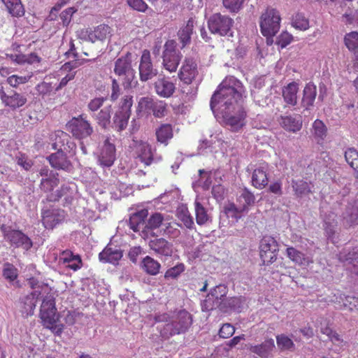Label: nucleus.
I'll return each instance as SVG.
<instances>
[{
  "instance_id": "f257e3e1",
  "label": "nucleus",
  "mask_w": 358,
  "mask_h": 358,
  "mask_svg": "<svg viewBox=\"0 0 358 358\" xmlns=\"http://www.w3.org/2000/svg\"><path fill=\"white\" fill-rule=\"evenodd\" d=\"M244 92L242 83L229 76L219 85L210 99L213 113L220 114L224 124L232 131H240L245 124L247 113L242 106Z\"/></svg>"
},
{
  "instance_id": "f03ea898",
  "label": "nucleus",
  "mask_w": 358,
  "mask_h": 358,
  "mask_svg": "<svg viewBox=\"0 0 358 358\" xmlns=\"http://www.w3.org/2000/svg\"><path fill=\"white\" fill-rule=\"evenodd\" d=\"M192 323V315L182 310L173 315L165 324L158 328L162 338L168 339L174 335L185 333Z\"/></svg>"
},
{
  "instance_id": "7ed1b4c3",
  "label": "nucleus",
  "mask_w": 358,
  "mask_h": 358,
  "mask_svg": "<svg viewBox=\"0 0 358 358\" xmlns=\"http://www.w3.org/2000/svg\"><path fill=\"white\" fill-rule=\"evenodd\" d=\"M40 317L43 326L50 329L53 334L59 336L62 333L64 325L57 324L59 320V315L52 296L48 295L43 299L40 309Z\"/></svg>"
},
{
  "instance_id": "20e7f679",
  "label": "nucleus",
  "mask_w": 358,
  "mask_h": 358,
  "mask_svg": "<svg viewBox=\"0 0 358 358\" xmlns=\"http://www.w3.org/2000/svg\"><path fill=\"white\" fill-rule=\"evenodd\" d=\"M131 62V54L127 52L115 62L114 72L119 76L124 88L131 87L135 78L136 72L132 68Z\"/></svg>"
},
{
  "instance_id": "39448f33",
  "label": "nucleus",
  "mask_w": 358,
  "mask_h": 358,
  "mask_svg": "<svg viewBox=\"0 0 358 358\" xmlns=\"http://www.w3.org/2000/svg\"><path fill=\"white\" fill-rule=\"evenodd\" d=\"M234 21L232 18L221 13L212 15L208 20V27L213 34L220 36L233 37L232 27Z\"/></svg>"
},
{
  "instance_id": "423d86ee",
  "label": "nucleus",
  "mask_w": 358,
  "mask_h": 358,
  "mask_svg": "<svg viewBox=\"0 0 358 358\" xmlns=\"http://www.w3.org/2000/svg\"><path fill=\"white\" fill-rule=\"evenodd\" d=\"M259 23L263 36L267 38L275 36L280 27L279 12L273 8H267L266 11L262 14ZM268 40L267 38L268 42Z\"/></svg>"
},
{
  "instance_id": "0eeeda50",
  "label": "nucleus",
  "mask_w": 358,
  "mask_h": 358,
  "mask_svg": "<svg viewBox=\"0 0 358 358\" xmlns=\"http://www.w3.org/2000/svg\"><path fill=\"white\" fill-rule=\"evenodd\" d=\"M132 103L133 100L131 96L126 95L121 99L119 108L114 114L113 124L111 125L117 131H122L127 128L131 115Z\"/></svg>"
},
{
  "instance_id": "6e6552de",
  "label": "nucleus",
  "mask_w": 358,
  "mask_h": 358,
  "mask_svg": "<svg viewBox=\"0 0 358 358\" xmlns=\"http://www.w3.org/2000/svg\"><path fill=\"white\" fill-rule=\"evenodd\" d=\"M66 130L77 139H83L90 136L94 131L90 122L85 114L72 117L66 125Z\"/></svg>"
},
{
  "instance_id": "1a4fd4ad",
  "label": "nucleus",
  "mask_w": 358,
  "mask_h": 358,
  "mask_svg": "<svg viewBox=\"0 0 358 358\" xmlns=\"http://www.w3.org/2000/svg\"><path fill=\"white\" fill-rule=\"evenodd\" d=\"M176 46L177 43L174 40H168L164 45L163 65L170 72L176 71L182 58V55Z\"/></svg>"
},
{
  "instance_id": "9d476101",
  "label": "nucleus",
  "mask_w": 358,
  "mask_h": 358,
  "mask_svg": "<svg viewBox=\"0 0 358 358\" xmlns=\"http://www.w3.org/2000/svg\"><path fill=\"white\" fill-rule=\"evenodd\" d=\"M79 39L95 43L103 41L112 36V29L106 24H100L92 29H83L77 32Z\"/></svg>"
},
{
  "instance_id": "9b49d317",
  "label": "nucleus",
  "mask_w": 358,
  "mask_h": 358,
  "mask_svg": "<svg viewBox=\"0 0 358 358\" xmlns=\"http://www.w3.org/2000/svg\"><path fill=\"white\" fill-rule=\"evenodd\" d=\"M0 98L5 106L12 110H16L23 106L27 101L25 94L18 93L13 90L7 92L3 90H0Z\"/></svg>"
},
{
  "instance_id": "f8f14e48",
  "label": "nucleus",
  "mask_w": 358,
  "mask_h": 358,
  "mask_svg": "<svg viewBox=\"0 0 358 358\" xmlns=\"http://www.w3.org/2000/svg\"><path fill=\"white\" fill-rule=\"evenodd\" d=\"M138 69L140 80L142 82L151 80L157 75L158 71L152 65L149 51H143L141 57Z\"/></svg>"
},
{
  "instance_id": "ddd939ff",
  "label": "nucleus",
  "mask_w": 358,
  "mask_h": 358,
  "mask_svg": "<svg viewBox=\"0 0 358 358\" xmlns=\"http://www.w3.org/2000/svg\"><path fill=\"white\" fill-rule=\"evenodd\" d=\"M116 159V149L115 145L110 141V138H107L101 149L98 155V162L103 167H110Z\"/></svg>"
},
{
  "instance_id": "4468645a",
  "label": "nucleus",
  "mask_w": 358,
  "mask_h": 358,
  "mask_svg": "<svg viewBox=\"0 0 358 358\" xmlns=\"http://www.w3.org/2000/svg\"><path fill=\"white\" fill-rule=\"evenodd\" d=\"M341 223L345 229L358 224V200L349 202L341 215Z\"/></svg>"
},
{
  "instance_id": "2eb2a0df",
  "label": "nucleus",
  "mask_w": 358,
  "mask_h": 358,
  "mask_svg": "<svg viewBox=\"0 0 358 358\" xmlns=\"http://www.w3.org/2000/svg\"><path fill=\"white\" fill-rule=\"evenodd\" d=\"M248 350L261 358H271L275 350V345L273 338H267L257 345H250Z\"/></svg>"
},
{
  "instance_id": "dca6fc26",
  "label": "nucleus",
  "mask_w": 358,
  "mask_h": 358,
  "mask_svg": "<svg viewBox=\"0 0 358 358\" xmlns=\"http://www.w3.org/2000/svg\"><path fill=\"white\" fill-rule=\"evenodd\" d=\"M7 240L16 248L22 247L26 250L32 247L31 240L24 233L19 230H9L4 231Z\"/></svg>"
},
{
  "instance_id": "f3484780",
  "label": "nucleus",
  "mask_w": 358,
  "mask_h": 358,
  "mask_svg": "<svg viewBox=\"0 0 358 358\" xmlns=\"http://www.w3.org/2000/svg\"><path fill=\"white\" fill-rule=\"evenodd\" d=\"M164 221V216L159 213H152L148 219L145 225L141 230V236L145 240L150 237H155L156 234L153 230L159 228Z\"/></svg>"
},
{
  "instance_id": "a211bd4d",
  "label": "nucleus",
  "mask_w": 358,
  "mask_h": 358,
  "mask_svg": "<svg viewBox=\"0 0 358 358\" xmlns=\"http://www.w3.org/2000/svg\"><path fill=\"white\" fill-rule=\"evenodd\" d=\"M135 152L137 158L146 166L161 159V157L154 156L151 146L146 142L140 141L137 143Z\"/></svg>"
},
{
  "instance_id": "6ab92c4d",
  "label": "nucleus",
  "mask_w": 358,
  "mask_h": 358,
  "mask_svg": "<svg viewBox=\"0 0 358 358\" xmlns=\"http://www.w3.org/2000/svg\"><path fill=\"white\" fill-rule=\"evenodd\" d=\"M198 74L197 64L193 59H185L178 73L179 78L186 85L192 83Z\"/></svg>"
},
{
  "instance_id": "aec40b11",
  "label": "nucleus",
  "mask_w": 358,
  "mask_h": 358,
  "mask_svg": "<svg viewBox=\"0 0 358 358\" xmlns=\"http://www.w3.org/2000/svg\"><path fill=\"white\" fill-rule=\"evenodd\" d=\"M148 245L157 255L171 257L173 254V244L164 238H149Z\"/></svg>"
},
{
  "instance_id": "412c9836",
  "label": "nucleus",
  "mask_w": 358,
  "mask_h": 358,
  "mask_svg": "<svg viewBox=\"0 0 358 358\" xmlns=\"http://www.w3.org/2000/svg\"><path fill=\"white\" fill-rule=\"evenodd\" d=\"M75 185H63L61 188L55 193H51L47 196V200L51 202L57 201L60 198L64 196L65 203L71 204L73 200V194L75 192Z\"/></svg>"
},
{
  "instance_id": "4be33fe9",
  "label": "nucleus",
  "mask_w": 358,
  "mask_h": 358,
  "mask_svg": "<svg viewBox=\"0 0 358 358\" xmlns=\"http://www.w3.org/2000/svg\"><path fill=\"white\" fill-rule=\"evenodd\" d=\"M317 96V87L313 83H308L306 85L303 90V96L301 101V106L304 110H310L314 106V103Z\"/></svg>"
},
{
  "instance_id": "5701e85b",
  "label": "nucleus",
  "mask_w": 358,
  "mask_h": 358,
  "mask_svg": "<svg viewBox=\"0 0 358 358\" xmlns=\"http://www.w3.org/2000/svg\"><path fill=\"white\" fill-rule=\"evenodd\" d=\"M195 21L193 18L189 19L178 30L177 35L181 48L189 45L192 41V36L194 34Z\"/></svg>"
},
{
  "instance_id": "b1692460",
  "label": "nucleus",
  "mask_w": 358,
  "mask_h": 358,
  "mask_svg": "<svg viewBox=\"0 0 358 358\" xmlns=\"http://www.w3.org/2000/svg\"><path fill=\"white\" fill-rule=\"evenodd\" d=\"M52 147L57 151L70 152L75 148V144L71 141V138L67 133L58 131Z\"/></svg>"
},
{
  "instance_id": "393cba45",
  "label": "nucleus",
  "mask_w": 358,
  "mask_h": 358,
  "mask_svg": "<svg viewBox=\"0 0 358 358\" xmlns=\"http://www.w3.org/2000/svg\"><path fill=\"white\" fill-rule=\"evenodd\" d=\"M67 152L57 151V152L50 155L48 159L52 167L58 169L69 171L71 167V163L66 157Z\"/></svg>"
},
{
  "instance_id": "a878e982",
  "label": "nucleus",
  "mask_w": 358,
  "mask_h": 358,
  "mask_svg": "<svg viewBox=\"0 0 358 358\" xmlns=\"http://www.w3.org/2000/svg\"><path fill=\"white\" fill-rule=\"evenodd\" d=\"M279 123L284 129L293 133L299 131L302 127L300 115H281Z\"/></svg>"
},
{
  "instance_id": "bb28decb",
  "label": "nucleus",
  "mask_w": 358,
  "mask_h": 358,
  "mask_svg": "<svg viewBox=\"0 0 358 358\" xmlns=\"http://www.w3.org/2000/svg\"><path fill=\"white\" fill-rule=\"evenodd\" d=\"M245 303V299L243 296H234L226 298L222 301L221 306V312H241Z\"/></svg>"
},
{
  "instance_id": "cd10ccee",
  "label": "nucleus",
  "mask_w": 358,
  "mask_h": 358,
  "mask_svg": "<svg viewBox=\"0 0 358 358\" xmlns=\"http://www.w3.org/2000/svg\"><path fill=\"white\" fill-rule=\"evenodd\" d=\"M157 94L164 98L171 97L176 90L175 84L165 78H158L155 83Z\"/></svg>"
},
{
  "instance_id": "c85d7f7f",
  "label": "nucleus",
  "mask_w": 358,
  "mask_h": 358,
  "mask_svg": "<svg viewBox=\"0 0 358 358\" xmlns=\"http://www.w3.org/2000/svg\"><path fill=\"white\" fill-rule=\"evenodd\" d=\"M148 215V210L147 209H141L132 213L129 220L130 229L135 232H138L141 229L143 230L145 225V218H147Z\"/></svg>"
},
{
  "instance_id": "c756f323",
  "label": "nucleus",
  "mask_w": 358,
  "mask_h": 358,
  "mask_svg": "<svg viewBox=\"0 0 358 358\" xmlns=\"http://www.w3.org/2000/svg\"><path fill=\"white\" fill-rule=\"evenodd\" d=\"M122 251L116 247L113 248L109 245L99 253L100 261L115 264L122 257Z\"/></svg>"
},
{
  "instance_id": "7c9ffc66",
  "label": "nucleus",
  "mask_w": 358,
  "mask_h": 358,
  "mask_svg": "<svg viewBox=\"0 0 358 358\" xmlns=\"http://www.w3.org/2000/svg\"><path fill=\"white\" fill-rule=\"evenodd\" d=\"M339 259L341 262H347L352 265L349 267L351 273L358 276V247L354 248L348 252H341L339 255Z\"/></svg>"
},
{
  "instance_id": "2f4dec72",
  "label": "nucleus",
  "mask_w": 358,
  "mask_h": 358,
  "mask_svg": "<svg viewBox=\"0 0 358 358\" xmlns=\"http://www.w3.org/2000/svg\"><path fill=\"white\" fill-rule=\"evenodd\" d=\"M268 182L266 167L260 166L254 170L252 176V184L255 188L262 189L268 185Z\"/></svg>"
},
{
  "instance_id": "473e14b6",
  "label": "nucleus",
  "mask_w": 358,
  "mask_h": 358,
  "mask_svg": "<svg viewBox=\"0 0 358 358\" xmlns=\"http://www.w3.org/2000/svg\"><path fill=\"white\" fill-rule=\"evenodd\" d=\"M40 294L41 291L34 290L22 299V312L23 314H25L26 315H31L34 314L37 300Z\"/></svg>"
},
{
  "instance_id": "72a5a7b5",
  "label": "nucleus",
  "mask_w": 358,
  "mask_h": 358,
  "mask_svg": "<svg viewBox=\"0 0 358 358\" xmlns=\"http://www.w3.org/2000/svg\"><path fill=\"white\" fill-rule=\"evenodd\" d=\"M111 114L112 107L108 106L102 108L97 113H94L92 117L101 129H107L110 126Z\"/></svg>"
},
{
  "instance_id": "f704fd0d",
  "label": "nucleus",
  "mask_w": 358,
  "mask_h": 358,
  "mask_svg": "<svg viewBox=\"0 0 358 358\" xmlns=\"http://www.w3.org/2000/svg\"><path fill=\"white\" fill-rule=\"evenodd\" d=\"M298 90L299 86L295 82H292L284 87L282 96L285 102L292 106L296 105Z\"/></svg>"
},
{
  "instance_id": "c9c22d12",
  "label": "nucleus",
  "mask_w": 358,
  "mask_h": 358,
  "mask_svg": "<svg viewBox=\"0 0 358 358\" xmlns=\"http://www.w3.org/2000/svg\"><path fill=\"white\" fill-rule=\"evenodd\" d=\"M237 201L242 210L248 211V207L255 205L256 198L253 193L245 187L239 191Z\"/></svg>"
},
{
  "instance_id": "e433bc0d",
  "label": "nucleus",
  "mask_w": 358,
  "mask_h": 358,
  "mask_svg": "<svg viewBox=\"0 0 358 358\" xmlns=\"http://www.w3.org/2000/svg\"><path fill=\"white\" fill-rule=\"evenodd\" d=\"M157 142L167 145L169 141L173 138V132L172 126L169 124H163L155 131Z\"/></svg>"
},
{
  "instance_id": "4c0bfd02",
  "label": "nucleus",
  "mask_w": 358,
  "mask_h": 358,
  "mask_svg": "<svg viewBox=\"0 0 358 358\" xmlns=\"http://www.w3.org/2000/svg\"><path fill=\"white\" fill-rule=\"evenodd\" d=\"M292 187L296 197H303L311 192L313 185L303 180H292Z\"/></svg>"
},
{
  "instance_id": "58836bf2",
  "label": "nucleus",
  "mask_w": 358,
  "mask_h": 358,
  "mask_svg": "<svg viewBox=\"0 0 358 358\" xmlns=\"http://www.w3.org/2000/svg\"><path fill=\"white\" fill-rule=\"evenodd\" d=\"M324 231L328 240L331 241L333 243L338 242V232L337 229V222L333 218L327 217L324 220Z\"/></svg>"
},
{
  "instance_id": "ea45409f",
  "label": "nucleus",
  "mask_w": 358,
  "mask_h": 358,
  "mask_svg": "<svg viewBox=\"0 0 358 358\" xmlns=\"http://www.w3.org/2000/svg\"><path fill=\"white\" fill-rule=\"evenodd\" d=\"M63 218L57 210H46L43 213V224L47 229H52Z\"/></svg>"
},
{
  "instance_id": "a19ab883",
  "label": "nucleus",
  "mask_w": 358,
  "mask_h": 358,
  "mask_svg": "<svg viewBox=\"0 0 358 358\" xmlns=\"http://www.w3.org/2000/svg\"><path fill=\"white\" fill-rule=\"evenodd\" d=\"M141 268L148 274L156 275L159 273L161 264L152 257L146 256L141 262Z\"/></svg>"
},
{
  "instance_id": "79ce46f5",
  "label": "nucleus",
  "mask_w": 358,
  "mask_h": 358,
  "mask_svg": "<svg viewBox=\"0 0 358 358\" xmlns=\"http://www.w3.org/2000/svg\"><path fill=\"white\" fill-rule=\"evenodd\" d=\"M276 344L280 352H294L296 345L291 338L287 335L281 334L276 336Z\"/></svg>"
},
{
  "instance_id": "37998d69",
  "label": "nucleus",
  "mask_w": 358,
  "mask_h": 358,
  "mask_svg": "<svg viewBox=\"0 0 358 358\" xmlns=\"http://www.w3.org/2000/svg\"><path fill=\"white\" fill-rule=\"evenodd\" d=\"M312 134L318 143L323 141L327 136V128L322 120L314 121L312 126Z\"/></svg>"
},
{
  "instance_id": "c03bdc74",
  "label": "nucleus",
  "mask_w": 358,
  "mask_h": 358,
  "mask_svg": "<svg viewBox=\"0 0 358 358\" xmlns=\"http://www.w3.org/2000/svg\"><path fill=\"white\" fill-rule=\"evenodd\" d=\"M345 158L348 164L353 169L358 178V151L354 148H348L345 151Z\"/></svg>"
},
{
  "instance_id": "a18cd8bd",
  "label": "nucleus",
  "mask_w": 358,
  "mask_h": 358,
  "mask_svg": "<svg viewBox=\"0 0 358 358\" xmlns=\"http://www.w3.org/2000/svg\"><path fill=\"white\" fill-rule=\"evenodd\" d=\"M287 256L297 264L303 265L308 263V259L305 255L293 247H289L286 250Z\"/></svg>"
},
{
  "instance_id": "49530a36",
  "label": "nucleus",
  "mask_w": 358,
  "mask_h": 358,
  "mask_svg": "<svg viewBox=\"0 0 358 358\" xmlns=\"http://www.w3.org/2000/svg\"><path fill=\"white\" fill-rule=\"evenodd\" d=\"M260 253L268 251L278 252V244L272 236H264L260 241Z\"/></svg>"
},
{
  "instance_id": "de8ad7c7",
  "label": "nucleus",
  "mask_w": 358,
  "mask_h": 358,
  "mask_svg": "<svg viewBox=\"0 0 358 358\" xmlns=\"http://www.w3.org/2000/svg\"><path fill=\"white\" fill-rule=\"evenodd\" d=\"M59 182V175L51 178H42L39 185L40 189L45 193H52L51 192L56 187Z\"/></svg>"
},
{
  "instance_id": "09e8293b",
  "label": "nucleus",
  "mask_w": 358,
  "mask_h": 358,
  "mask_svg": "<svg viewBox=\"0 0 358 358\" xmlns=\"http://www.w3.org/2000/svg\"><path fill=\"white\" fill-rule=\"evenodd\" d=\"M4 4L13 16H21L24 15V10L20 0H6Z\"/></svg>"
},
{
  "instance_id": "8fccbe9b",
  "label": "nucleus",
  "mask_w": 358,
  "mask_h": 358,
  "mask_svg": "<svg viewBox=\"0 0 358 358\" xmlns=\"http://www.w3.org/2000/svg\"><path fill=\"white\" fill-rule=\"evenodd\" d=\"M344 43L349 51L358 52V32L351 31L344 36Z\"/></svg>"
},
{
  "instance_id": "3c124183",
  "label": "nucleus",
  "mask_w": 358,
  "mask_h": 358,
  "mask_svg": "<svg viewBox=\"0 0 358 358\" xmlns=\"http://www.w3.org/2000/svg\"><path fill=\"white\" fill-rule=\"evenodd\" d=\"M194 206L196 223L199 225L205 224L210 219V216L208 215L206 209L197 200L194 202Z\"/></svg>"
},
{
  "instance_id": "603ef678",
  "label": "nucleus",
  "mask_w": 358,
  "mask_h": 358,
  "mask_svg": "<svg viewBox=\"0 0 358 358\" xmlns=\"http://www.w3.org/2000/svg\"><path fill=\"white\" fill-rule=\"evenodd\" d=\"M177 217L187 228H193L194 220L187 207L182 206L179 208L177 210Z\"/></svg>"
},
{
  "instance_id": "864d4df0",
  "label": "nucleus",
  "mask_w": 358,
  "mask_h": 358,
  "mask_svg": "<svg viewBox=\"0 0 358 358\" xmlns=\"http://www.w3.org/2000/svg\"><path fill=\"white\" fill-rule=\"evenodd\" d=\"M222 301H218L213 296V294L208 293L206 299L201 302V309L203 311H210L218 308L221 311Z\"/></svg>"
},
{
  "instance_id": "5fc2aeb1",
  "label": "nucleus",
  "mask_w": 358,
  "mask_h": 358,
  "mask_svg": "<svg viewBox=\"0 0 358 358\" xmlns=\"http://www.w3.org/2000/svg\"><path fill=\"white\" fill-rule=\"evenodd\" d=\"M155 103V102L151 97H141L138 101L137 112L149 113L150 111L152 110Z\"/></svg>"
},
{
  "instance_id": "6e6d98bb",
  "label": "nucleus",
  "mask_w": 358,
  "mask_h": 358,
  "mask_svg": "<svg viewBox=\"0 0 358 358\" xmlns=\"http://www.w3.org/2000/svg\"><path fill=\"white\" fill-rule=\"evenodd\" d=\"M292 25L298 29L306 30L309 27L308 19L301 13L296 14L292 19Z\"/></svg>"
},
{
  "instance_id": "4d7b16f0",
  "label": "nucleus",
  "mask_w": 358,
  "mask_h": 358,
  "mask_svg": "<svg viewBox=\"0 0 358 358\" xmlns=\"http://www.w3.org/2000/svg\"><path fill=\"white\" fill-rule=\"evenodd\" d=\"M228 292V288L224 285H219L214 287L210 289L209 292L210 294H213V296L218 301H224L227 298V294Z\"/></svg>"
},
{
  "instance_id": "13d9d810",
  "label": "nucleus",
  "mask_w": 358,
  "mask_h": 358,
  "mask_svg": "<svg viewBox=\"0 0 358 358\" xmlns=\"http://www.w3.org/2000/svg\"><path fill=\"white\" fill-rule=\"evenodd\" d=\"M245 210H242V208L240 206L237 208L233 203H229L224 208V212L228 217L235 218L238 220L241 217V214Z\"/></svg>"
},
{
  "instance_id": "bf43d9fd",
  "label": "nucleus",
  "mask_w": 358,
  "mask_h": 358,
  "mask_svg": "<svg viewBox=\"0 0 358 358\" xmlns=\"http://www.w3.org/2000/svg\"><path fill=\"white\" fill-rule=\"evenodd\" d=\"M245 0H222L223 6L231 13H238Z\"/></svg>"
},
{
  "instance_id": "052dcab7",
  "label": "nucleus",
  "mask_w": 358,
  "mask_h": 358,
  "mask_svg": "<svg viewBox=\"0 0 358 358\" xmlns=\"http://www.w3.org/2000/svg\"><path fill=\"white\" fill-rule=\"evenodd\" d=\"M3 275L6 279L13 281L17 277V268L10 264H5L3 270Z\"/></svg>"
},
{
  "instance_id": "680f3d73",
  "label": "nucleus",
  "mask_w": 358,
  "mask_h": 358,
  "mask_svg": "<svg viewBox=\"0 0 358 358\" xmlns=\"http://www.w3.org/2000/svg\"><path fill=\"white\" fill-rule=\"evenodd\" d=\"M341 300L343 302V306L348 307L350 310H358V297L353 296H340Z\"/></svg>"
},
{
  "instance_id": "e2e57ef3",
  "label": "nucleus",
  "mask_w": 358,
  "mask_h": 358,
  "mask_svg": "<svg viewBox=\"0 0 358 358\" xmlns=\"http://www.w3.org/2000/svg\"><path fill=\"white\" fill-rule=\"evenodd\" d=\"M185 270V266L182 264H179L169 269H168L165 274L164 278H176L182 272Z\"/></svg>"
},
{
  "instance_id": "0e129e2a",
  "label": "nucleus",
  "mask_w": 358,
  "mask_h": 358,
  "mask_svg": "<svg viewBox=\"0 0 358 358\" xmlns=\"http://www.w3.org/2000/svg\"><path fill=\"white\" fill-rule=\"evenodd\" d=\"M30 77L27 76H19L17 75H13L7 78V83L13 87H17L20 84H24L28 82Z\"/></svg>"
},
{
  "instance_id": "69168bd1",
  "label": "nucleus",
  "mask_w": 358,
  "mask_h": 358,
  "mask_svg": "<svg viewBox=\"0 0 358 358\" xmlns=\"http://www.w3.org/2000/svg\"><path fill=\"white\" fill-rule=\"evenodd\" d=\"M293 37L287 31H283L277 38L276 44L280 46L281 48H285L287 45L290 44L292 41Z\"/></svg>"
},
{
  "instance_id": "338daca9",
  "label": "nucleus",
  "mask_w": 358,
  "mask_h": 358,
  "mask_svg": "<svg viewBox=\"0 0 358 358\" xmlns=\"http://www.w3.org/2000/svg\"><path fill=\"white\" fill-rule=\"evenodd\" d=\"M152 111L155 117H162L166 115V105L162 101L155 102Z\"/></svg>"
},
{
  "instance_id": "774afa93",
  "label": "nucleus",
  "mask_w": 358,
  "mask_h": 358,
  "mask_svg": "<svg viewBox=\"0 0 358 358\" xmlns=\"http://www.w3.org/2000/svg\"><path fill=\"white\" fill-rule=\"evenodd\" d=\"M127 3L134 10L139 12H145L148 9V5L143 0H127Z\"/></svg>"
}]
</instances>
